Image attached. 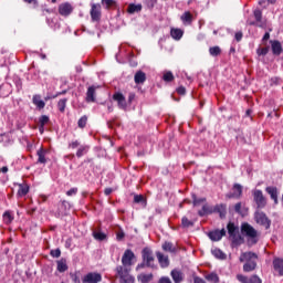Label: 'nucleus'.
<instances>
[{
  "instance_id": "obj_16",
  "label": "nucleus",
  "mask_w": 283,
  "mask_h": 283,
  "mask_svg": "<svg viewBox=\"0 0 283 283\" xmlns=\"http://www.w3.org/2000/svg\"><path fill=\"white\" fill-rule=\"evenodd\" d=\"M224 235H227V230L224 229L213 230L208 234V237L210 238V240H212V242H220V240H222Z\"/></svg>"
},
{
  "instance_id": "obj_41",
  "label": "nucleus",
  "mask_w": 283,
  "mask_h": 283,
  "mask_svg": "<svg viewBox=\"0 0 283 283\" xmlns=\"http://www.w3.org/2000/svg\"><path fill=\"white\" fill-rule=\"evenodd\" d=\"M181 227H184V229H189V227H193V222L189 220V218L182 217Z\"/></svg>"
},
{
  "instance_id": "obj_11",
  "label": "nucleus",
  "mask_w": 283,
  "mask_h": 283,
  "mask_svg": "<svg viewBox=\"0 0 283 283\" xmlns=\"http://www.w3.org/2000/svg\"><path fill=\"white\" fill-rule=\"evenodd\" d=\"M143 258L144 262H146V266L154 269V251H151L149 248H144Z\"/></svg>"
},
{
  "instance_id": "obj_34",
  "label": "nucleus",
  "mask_w": 283,
  "mask_h": 283,
  "mask_svg": "<svg viewBox=\"0 0 283 283\" xmlns=\"http://www.w3.org/2000/svg\"><path fill=\"white\" fill-rule=\"evenodd\" d=\"M180 19L184 23H191V21H193V14H191L189 11H186Z\"/></svg>"
},
{
  "instance_id": "obj_61",
  "label": "nucleus",
  "mask_w": 283,
  "mask_h": 283,
  "mask_svg": "<svg viewBox=\"0 0 283 283\" xmlns=\"http://www.w3.org/2000/svg\"><path fill=\"white\" fill-rule=\"evenodd\" d=\"M193 283H207V281H205L202 277H200V276H196L195 279H193Z\"/></svg>"
},
{
  "instance_id": "obj_51",
  "label": "nucleus",
  "mask_w": 283,
  "mask_h": 283,
  "mask_svg": "<svg viewBox=\"0 0 283 283\" xmlns=\"http://www.w3.org/2000/svg\"><path fill=\"white\" fill-rule=\"evenodd\" d=\"M77 147H81V142L80 140L71 142L69 144L70 149H76Z\"/></svg>"
},
{
  "instance_id": "obj_44",
  "label": "nucleus",
  "mask_w": 283,
  "mask_h": 283,
  "mask_svg": "<svg viewBox=\"0 0 283 283\" xmlns=\"http://www.w3.org/2000/svg\"><path fill=\"white\" fill-rule=\"evenodd\" d=\"M102 6H105V9L109 10L116 6V0H102Z\"/></svg>"
},
{
  "instance_id": "obj_3",
  "label": "nucleus",
  "mask_w": 283,
  "mask_h": 283,
  "mask_svg": "<svg viewBox=\"0 0 283 283\" xmlns=\"http://www.w3.org/2000/svg\"><path fill=\"white\" fill-rule=\"evenodd\" d=\"M134 260H136V255L134 254V251H132L130 249H127L122 256L123 265H118L116 269H123L127 273V275H129V271H132L129 266L134 264Z\"/></svg>"
},
{
  "instance_id": "obj_22",
  "label": "nucleus",
  "mask_w": 283,
  "mask_h": 283,
  "mask_svg": "<svg viewBox=\"0 0 283 283\" xmlns=\"http://www.w3.org/2000/svg\"><path fill=\"white\" fill-rule=\"evenodd\" d=\"M18 187V198H23L30 193V186L28 184H19Z\"/></svg>"
},
{
  "instance_id": "obj_6",
  "label": "nucleus",
  "mask_w": 283,
  "mask_h": 283,
  "mask_svg": "<svg viewBox=\"0 0 283 283\" xmlns=\"http://www.w3.org/2000/svg\"><path fill=\"white\" fill-rule=\"evenodd\" d=\"M253 17L255 21H250L249 25H254V28H262V29L266 28V20L262 18V10L255 9L253 11Z\"/></svg>"
},
{
  "instance_id": "obj_45",
  "label": "nucleus",
  "mask_w": 283,
  "mask_h": 283,
  "mask_svg": "<svg viewBox=\"0 0 283 283\" xmlns=\"http://www.w3.org/2000/svg\"><path fill=\"white\" fill-rule=\"evenodd\" d=\"M93 237L95 240H99V242H103V240H107V234L104 232H93Z\"/></svg>"
},
{
  "instance_id": "obj_57",
  "label": "nucleus",
  "mask_w": 283,
  "mask_h": 283,
  "mask_svg": "<svg viewBox=\"0 0 283 283\" xmlns=\"http://www.w3.org/2000/svg\"><path fill=\"white\" fill-rule=\"evenodd\" d=\"M235 213H240L242 211V202H238L234 205Z\"/></svg>"
},
{
  "instance_id": "obj_32",
  "label": "nucleus",
  "mask_w": 283,
  "mask_h": 283,
  "mask_svg": "<svg viewBox=\"0 0 283 283\" xmlns=\"http://www.w3.org/2000/svg\"><path fill=\"white\" fill-rule=\"evenodd\" d=\"M171 277L175 283H180V282H182V272H180L178 270H172Z\"/></svg>"
},
{
  "instance_id": "obj_17",
  "label": "nucleus",
  "mask_w": 283,
  "mask_h": 283,
  "mask_svg": "<svg viewBox=\"0 0 283 283\" xmlns=\"http://www.w3.org/2000/svg\"><path fill=\"white\" fill-rule=\"evenodd\" d=\"M270 43L272 48V54H274V56H280V54L283 52L282 43L277 40H271Z\"/></svg>"
},
{
  "instance_id": "obj_31",
  "label": "nucleus",
  "mask_w": 283,
  "mask_h": 283,
  "mask_svg": "<svg viewBox=\"0 0 283 283\" xmlns=\"http://www.w3.org/2000/svg\"><path fill=\"white\" fill-rule=\"evenodd\" d=\"M57 271L59 273H65L67 271V260L61 259L57 261Z\"/></svg>"
},
{
  "instance_id": "obj_47",
  "label": "nucleus",
  "mask_w": 283,
  "mask_h": 283,
  "mask_svg": "<svg viewBox=\"0 0 283 283\" xmlns=\"http://www.w3.org/2000/svg\"><path fill=\"white\" fill-rule=\"evenodd\" d=\"M269 50H270L269 46L259 48V49H256V54H258V56H266V54H269Z\"/></svg>"
},
{
  "instance_id": "obj_42",
  "label": "nucleus",
  "mask_w": 283,
  "mask_h": 283,
  "mask_svg": "<svg viewBox=\"0 0 283 283\" xmlns=\"http://www.w3.org/2000/svg\"><path fill=\"white\" fill-rule=\"evenodd\" d=\"M67 209H70V202L66 200H62L60 202V213H65V211H67Z\"/></svg>"
},
{
  "instance_id": "obj_7",
  "label": "nucleus",
  "mask_w": 283,
  "mask_h": 283,
  "mask_svg": "<svg viewBox=\"0 0 283 283\" xmlns=\"http://www.w3.org/2000/svg\"><path fill=\"white\" fill-rule=\"evenodd\" d=\"M254 220H255L256 224L264 227V229H271V219H269V217H266V213L255 212Z\"/></svg>"
},
{
  "instance_id": "obj_49",
  "label": "nucleus",
  "mask_w": 283,
  "mask_h": 283,
  "mask_svg": "<svg viewBox=\"0 0 283 283\" xmlns=\"http://www.w3.org/2000/svg\"><path fill=\"white\" fill-rule=\"evenodd\" d=\"M156 3H158V0H147L146 8H148V10H154V6H156Z\"/></svg>"
},
{
  "instance_id": "obj_33",
  "label": "nucleus",
  "mask_w": 283,
  "mask_h": 283,
  "mask_svg": "<svg viewBox=\"0 0 283 283\" xmlns=\"http://www.w3.org/2000/svg\"><path fill=\"white\" fill-rule=\"evenodd\" d=\"M212 255L216 256L217 260H227V254H224V252L218 248L212 250Z\"/></svg>"
},
{
  "instance_id": "obj_64",
  "label": "nucleus",
  "mask_w": 283,
  "mask_h": 283,
  "mask_svg": "<svg viewBox=\"0 0 283 283\" xmlns=\"http://www.w3.org/2000/svg\"><path fill=\"white\" fill-rule=\"evenodd\" d=\"M114 191V189H112V188H106V189H104V193L106 195V196H112V192Z\"/></svg>"
},
{
  "instance_id": "obj_12",
  "label": "nucleus",
  "mask_w": 283,
  "mask_h": 283,
  "mask_svg": "<svg viewBox=\"0 0 283 283\" xmlns=\"http://www.w3.org/2000/svg\"><path fill=\"white\" fill-rule=\"evenodd\" d=\"M72 12H74V7H72V3L64 2L59 6V14H61V17H70Z\"/></svg>"
},
{
  "instance_id": "obj_21",
  "label": "nucleus",
  "mask_w": 283,
  "mask_h": 283,
  "mask_svg": "<svg viewBox=\"0 0 283 283\" xmlns=\"http://www.w3.org/2000/svg\"><path fill=\"white\" fill-rule=\"evenodd\" d=\"M212 213H219L220 218H227V206L224 203L216 205Z\"/></svg>"
},
{
  "instance_id": "obj_56",
  "label": "nucleus",
  "mask_w": 283,
  "mask_h": 283,
  "mask_svg": "<svg viewBox=\"0 0 283 283\" xmlns=\"http://www.w3.org/2000/svg\"><path fill=\"white\" fill-rule=\"evenodd\" d=\"M116 238H117L118 242H120L122 240L125 239V232L123 230H120L119 232H117Z\"/></svg>"
},
{
  "instance_id": "obj_29",
  "label": "nucleus",
  "mask_w": 283,
  "mask_h": 283,
  "mask_svg": "<svg viewBox=\"0 0 283 283\" xmlns=\"http://www.w3.org/2000/svg\"><path fill=\"white\" fill-rule=\"evenodd\" d=\"M140 10H143V4L130 3L127 8L128 14H136V12H140Z\"/></svg>"
},
{
  "instance_id": "obj_23",
  "label": "nucleus",
  "mask_w": 283,
  "mask_h": 283,
  "mask_svg": "<svg viewBox=\"0 0 283 283\" xmlns=\"http://www.w3.org/2000/svg\"><path fill=\"white\" fill-rule=\"evenodd\" d=\"M211 213H213V208H211L208 203H205L198 211V216L200 218H205V216H211Z\"/></svg>"
},
{
  "instance_id": "obj_18",
  "label": "nucleus",
  "mask_w": 283,
  "mask_h": 283,
  "mask_svg": "<svg viewBox=\"0 0 283 283\" xmlns=\"http://www.w3.org/2000/svg\"><path fill=\"white\" fill-rule=\"evenodd\" d=\"M274 271L279 273L280 277H283V259L275 258L272 262Z\"/></svg>"
},
{
  "instance_id": "obj_24",
  "label": "nucleus",
  "mask_w": 283,
  "mask_h": 283,
  "mask_svg": "<svg viewBox=\"0 0 283 283\" xmlns=\"http://www.w3.org/2000/svg\"><path fill=\"white\" fill-rule=\"evenodd\" d=\"M265 191L269 193L270 198L274 200V205H277V188L270 186L265 188Z\"/></svg>"
},
{
  "instance_id": "obj_35",
  "label": "nucleus",
  "mask_w": 283,
  "mask_h": 283,
  "mask_svg": "<svg viewBox=\"0 0 283 283\" xmlns=\"http://www.w3.org/2000/svg\"><path fill=\"white\" fill-rule=\"evenodd\" d=\"M210 56H220L222 54V49L220 46H211L209 49Z\"/></svg>"
},
{
  "instance_id": "obj_19",
  "label": "nucleus",
  "mask_w": 283,
  "mask_h": 283,
  "mask_svg": "<svg viewBox=\"0 0 283 283\" xmlns=\"http://www.w3.org/2000/svg\"><path fill=\"white\" fill-rule=\"evenodd\" d=\"M91 19L92 21H101V4H92Z\"/></svg>"
},
{
  "instance_id": "obj_1",
  "label": "nucleus",
  "mask_w": 283,
  "mask_h": 283,
  "mask_svg": "<svg viewBox=\"0 0 283 283\" xmlns=\"http://www.w3.org/2000/svg\"><path fill=\"white\" fill-rule=\"evenodd\" d=\"M239 260L240 262H245L243 264L244 273H251L258 269V254L255 252H243Z\"/></svg>"
},
{
  "instance_id": "obj_27",
  "label": "nucleus",
  "mask_w": 283,
  "mask_h": 283,
  "mask_svg": "<svg viewBox=\"0 0 283 283\" xmlns=\"http://www.w3.org/2000/svg\"><path fill=\"white\" fill-rule=\"evenodd\" d=\"M163 251H166V253H176L177 249L174 247L172 242L165 241L161 245Z\"/></svg>"
},
{
  "instance_id": "obj_55",
  "label": "nucleus",
  "mask_w": 283,
  "mask_h": 283,
  "mask_svg": "<svg viewBox=\"0 0 283 283\" xmlns=\"http://www.w3.org/2000/svg\"><path fill=\"white\" fill-rule=\"evenodd\" d=\"M78 193V188H71L67 192L66 196H76Z\"/></svg>"
},
{
  "instance_id": "obj_13",
  "label": "nucleus",
  "mask_w": 283,
  "mask_h": 283,
  "mask_svg": "<svg viewBox=\"0 0 283 283\" xmlns=\"http://www.w3.org/2000/svg\"><path fill=\"white\" fill-rule=\"evenodd\" d=\"M242 185L240 184H234L232 187V192L227 195V198L232 199L234 198L235 200H240V198H242Z\"/></svg>"
},
{
  "instance_id": "obj_39",
  "label": "nucleus",
  "mask_w": 283,
  "mask_h": 283,
  "mask_svg": "<svg viewBox=\"0 0 283 283\" xmlns=\"http://www.w3.org/2000/svg\"><path fill=\"white\" fill-rule=\"evenodd\" d=\"M202 202H207V198H198L196 195H192V205L193 207H200Z\"/></svg>"
},
{
  "instance_id": "obj_60",
  "label": "nucleus",
  "mask_w": 283,
  "mask_h": 283,
  "mask_svg": "<svg viewBox=\"0 0 283 283\" xmlns=\"http://www.w3.org/2000/svg\"><path fill=\"white\" fill-rule=\"evenodd\" d=\"M134 202H136V203L143 202V195H135Z\"/></svg>"
},
{
  "instance_id": "obj_26",
  "label": "nucleus",
  "mask_w": 283,
  "mask_h": 283,
  "mask_svg": "<svg viewBox=\"0 0 283 283\" xmlns=\"http://www.w3.org/2000/svg\"><path fill=\"white\" fill-rule=\"evenodd\" d=\"M32 103L35 105V107H38V109H43L45 107V102L41 99V95H34Z\"/></svg>"
},
{
  "instance_id": "obj_46",
  "label": "nucleus",
  "mask_w": 283,
  "mask_h": 283,
  "mask_svg": "<svg viewBox=\"0 0 283 283\" xmlns=\"http://www.w3.org/2000/svg\"><path fill=\"white\" fill-rule=\"evenodd\" d=\"M134 81L136 85H140V83H143V70L137 71V73L135 74Z\"/></svg>"
},
{
  "instance_id": "obj_38",
  "label": "nucleus",
  "mask_w": 283,
  "mask_h": 283,
  "mask_svg": "<svg viewBox=\"0 0 283 283\" xmlns=\"http://www.w3.org/2000/svg\"><path fill=\"white\" fill-rule=\"evenodd\" d=\"M87 151H90L88 146H81L76 151V157L77 158H83V156H85V154H87Z\"/></svg>"
},
{
  "instance_id": "obj_50",
  "label": "nucleus",
  "mask_w": 283,
  "mask_h": 283,
  "mask_svg": "<svg viewBox=\"0 0 283 283\" xmlns=\"http://www.w3.org/2000/svg\"><path fill=\"white\" fill-rule=\"evenodd\" d=\"M51 258H59L61 255V249H54L50 251Z\"/></svg>"
},
{
  "instance_id": "obj_5",
  "label": "nucleus",
  "mask_w": 283,
  "mask_h": 283,
  "mask_svg": "<svg viewBox=\"0 0 283 283\" xmlns=\"http://www.w3.org/2000/svg\"><path fill=\"white\" fill-rule=\"evenodd\" d=\"M252 196L258 209H264V207H266V197H264V192H262V190H252Z\"/></svg>"
},
{
  "instance_id": "obj_54",
  "label": "nucleus",
  "mask_w": 283,
  "mask_h": 283,
  "mask_svg": "<svg viewBox=\"0 0 283 283\" xmlns=\"http://www.w3.org/2000/svg\"><path fill=\"white\" fill-rule=\"evenodd\" d=\"M134 101H136V93L130 92L128 94V105H132V103H134Z\"/></svg>"
},
{
  "instance_id": "obj_43",
  "label": "nucleus",
  "mask_w": 283,
  "mask_h": 283,
  "mask_svg": "<svg viewBox=\"0 0 283 283\" xmlns=\"http://www.w3.org/2000/svg\"><path fill=\"white\" fill-rule=\"evenodd\" d=\"M86 125H87V116L84 115V116H82V117L78 119V122H77V127H80V129H85Z\"/></svg>"
},
{
  "instance_id": "obj_59",
  "label": "nucleus",
  "mask_w": 283,
  "mask_h": 283,
  "mask_svg": "<svg viewBox=\"0 0 283 283\" xmlns=\"http://www.w3.org/2000/svg\"><path fill=\"white\" fill-rule=\"evenodd\" d=\"M3 90H6V85H0V96L2 98H6V96H8L9 93H3Z\"/></svg>"
},
{
  "instance_id": "obj_15",
  "label": "nucleus",
  "mask_w": 283,
  "mask_h": 283,
  "mask_svg": "<svg viewBox=\"0 0 283 283\" xmlns=\"http://www.w3.org/2000/svg\"><path fill=\"white\" fill-rule=\"evenodd\" d=\"M99 86L91 85L88 86L86 91V103H96V90H98Z\"/></svg>"
},
{
  "instance_id": "obj_52",
  "label": "nucleus",
  "mask_w": 283,
  "mask_h": 283,
  "mask_svg": "<svg viewBox=\"0 0 283 283\" xmlns=\"http://www.w3.org/2000/svg\"><path fill=\"white\" fill-rule=\"evenodd\" d=\"M151 280H154V274H144L143 275V282L147 283V282H151Z\"/></svg>"
},
{
  "instance_id": "obj_48",
  "label": "nucleus",
  "mask_w": 283,
  "mask_h": 283,
  "mask_svg": "<svg viewBox=\"0 0 283 283\" xmlns=\"http://www.w3.org/2000/svg\"><path fill=\"white\" fill-rule=\"evenodd\" d=\"M39 123H40V125H42V127H45V125H48L50 123V117L48 115H42L39 118Z\"/></svg>"
},
{
  "instance_id": "obj_25",
  "label": "nucleus",
  "mask_w": 283,
  "mask_h": 283,
  "mask_svg": "<svg viewBox=\"0 0 283 283\" xmlns=\"http://www.w3.org/2000/svg\"><path fill=\"white\" fill-rule=\"evenodd\" d=\"M45 154H48V150L43 149V147L38 149L36 156L38 163H40V165H45L48 163V159H45Z\"/></svg>"
},
{
  "instance_id": "obj_4",
  "label": "nucleus",
  "mask_w": 283,
  "mask_h": 283,
  "mask_svg": "<svg viewBox=\"0 0 283 283\" xmlns=\"http://www.w3.org/2000/svg\"><path fill=\"white\" fill-rule=\"evenodd\" d=\"M228 233L233 244H242V237L240 235V229L233 222H229L227 226Z\"/></svg>"
},
{
  "instance_id": "obj_62",
  "label": "nucleus",
  "mask_w": 283,
  "mask_h": 283,
  "mask_svg": "<svg viewBox=\"0 0 283 283\" xmlns=\"http://www.w3.org/2000/svg\"><path fill=\"white\" fill-rule=\"evenodd\" d=\"M158 283H171V280H170L169 277H167V276H164V277H161V279L159 280Z\"/></svg>"
},
{
  "instance_id": "obj_40",
  "label": "nucleus",
  "mask_w": 283,
  "mask_h": 283,
  "mask_svg": "<svg viewBox=\"0 0 283 283\" xmlns=\"http://www.w3.org/2000/svg\"><path fill=\"white\" fill-rule=\"evenodd\" d=\"M4 224H12V220H14V217L10 213V211H6L2 216Z\"/></svg>"
},
{
  "instance_id": "obj_10",
  "label": "nucleus",
  "mask_w": 283,
  "mask_h": 283,
  "mask_svg": "<svg viewBox=\"0 0 283 283\" xmlns=\"http://www.w3.org/2000/svg\"><path fill=\"white\" fill-rule=\"evenodd\" d=\"M102 280H103V276L101 275V273L90 272L84 276L82 282L83 283H98V282H102Z\"/></svg>"
},
{
  "instance_id": "obj_28",
  "label": "nucleus",
  "mask_w": 283,
  "mask_h": 283,
  "mask_svg": "<svg viewBox=\"0 0 283 283\" xmlns=\"http://www.w3.org/2000/svg\"><path fill=\"white\" fill-rule=\"evenodd\" d=\"M185 34V31L181 29H171L170 30V36L175 39V41H180Z\"/></svg>"
},
{
  "instance_id": "obj_20",
  "label": "nucleus",
  "mask_w": 283,
  "mask_h": 283,
  "mask_svg": "<svg viewBox=\"0 0 283 283\" xmlns=\"http://www.w3.org/2000/svg\"><path fill=\"white\" fill-rule=\"evenodd\" d=\"M156 255L161 269H167V266H169V256L163 254L161 252H157Z\"/></svg>"
},
{
  "instance_id": "obj_2",
  "label": "nucleus",
  "mask_w": 283,
  "mask_h": 283,
  "mask_svg": "<svg viewBox=\"0 0 283 283\" xmlns=\"http://www.w3.org/2000/svg\"><path fill=\"white\" fill-rule=\"evenodd\" d=\"M241 232L248 238V244H251V247H253V244L260 240L258 230H255V228L249 223H243L241 226Z\"/></svg>"
},
{
  "instance_id": "obj_53",
  "label": "nucleus",
  "mask_w": 283,
  "mask_h": 283,
  "mask_svg": "<svg viewBox=\"0 0 283 283\" xmlns=\"http://www.w3.org/2000/svg\"><path fill=\"white\" fill-rule=\"evenodd\" d=\"M177 94H179L180 96H185V94H187V88L185 86H179L176 90Z\"/></svg>"
},
{
  "instance_id": "obj_30",
  "label": "nucleus",
  "mask_w": 283,
  "mask_h": 283,
  "mask_svg": "<svg viewBox=\"0 0 283 283\" xmlns=\"http://www.w3.org/2000/svg\"><path fill=\"white\" fill-rule=\"evenodd\" d=\"M176 80V76H174V73L171 71H165L163 75V81L165 83H174Z\"/></svg>"
},
{
  "instance_id": "obj_36",
  "label": "nucleus",
  "mask_w": 283,
  "mask_h": 283,
  "mask_svg": "<svg viewBox=\"0 0 283 283\" xmlns=\"http://www.w3.org/2000/svg\"><path fill=\"white\" fill-rule=\"evenodd\" d=\"M65 107H67V98H62L57 102V109L63 114L65 112Z\"/></svg>"
},
{
  "instance_id": "obj_8",
  "label": "nucleus",
  "mask_w": 283,
  "mask_h": 283,
  "mask_svg": "<svg viewBox=\"0 0 283 283\" xmlns=\"http://www.w3.org/2000/svg\"><path fill=\"white\" fill-rule=\"evenodd\" d=\"M115 272L120 283H134V276L127 274L123 268H116Z\"/></svg>"
},
{
  "instance_id": "obj_37",
  "label": "nucleus",
  "mask_w": 283,
  "mask_h": 283,
  "mask_svg": "<svg viewBox=\"0 0 283 283\" xmlns=\"http://www.w3.org/2000/svg\"><path fill=\"white\" fill-rule=\"evenodd\" d=\"M206 280H208V282L219 283L220 276H218V274L216 272H212L206 276Z\"/></svg>"
},
{
  "instance_id": "obj_9",
  "label": "nucleus",
  "mask_w": 283,
  "mask_h": 283,
  "mask_svg": "<svg viewBox=\"0 0 283 283\" xmlns=\"http://www.w3.org/2000/svg\"><path fill=\"white\" fill-rule=\"evenodd\" d=\"M237 280L240 283H262V279H260V276H258L256 274H253L251 276L237 274Z\"/></svg>"
},
{
  "instance_id": "obj_58",
  "label": "nucleus",
  "mask_w": 283,
  "mask_h": 283,
  "mask_svg": "<svg viewBox=\"0 0 283 283\" xmlns=\"http://www.w3.org/2000/svg\"><path fill=\"white\" fill-rule=\"evenodd\" d=\"M242 36H243L242 31H239V32H237V33L234 34V39H235V41H238V42L242 41Z\"/></svg>"
},
{
  "instance_id": "obj_63",
  "label": "nucleus",
  "mask_w": 283,
  "mask_h": 283,
  "mask_svg": "<svg viewBox=\"0 0 283 283\" xmlns=\"http://www.w3.org/2000/svg\"><path fill=\"white\" fill-rule=\"evenodd\" d=\"M129 63H130V67H138V62L136 60L132 59Z\"/></svg>"
},
{
  "instance_id": "obj_14",
  "label": "nucleus",
  "mask_w": 283,
  "mask_h": 283,
  "mask_svg": "<svg viewBox=\"0 0 283 283\" xmlns=\"http://www.w3.org/2000/svg\"><path fill=\"white\" fill-rule=\"evenodd\" d=\"M113 101H115L119 107V109H127V99L123 93L117 92L113 95Z\"/></svg>"
}]
</instances>
